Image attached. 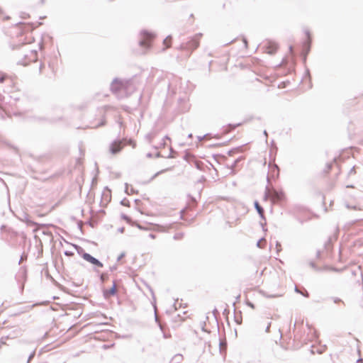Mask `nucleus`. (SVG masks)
Listing matches in <instances>:
<instances>
[{
  "instance_id": "17",
  "label": "nucleus",
  "mask_w": 363,
  "mask_h": 363,
  "mask_svg": "<svg viewBox=\"0 0 363 363\" xmlns=\"http://www.w3.org/2000/svg\"><path fill=\"white\" fill-rule=\"evenodd\" d=\"M33 60H35L36 57H37V53L35 52L33 53Z\"/></svg>"
},
{
  "instance_id": "8",
  "label": "nucleus",
  "mask_w": 363,
  "mask_h": 363,
  "mask_svg": "<svg viewBox=\"0 0 363 363\" xmlns=\"http://www.w3.org/2000/svg\"><path fill=\"white\" fill-rule=\"evenodd\" d=\"M242 123H237V124H229L227 126L224 128L223 134H227L231 130H234L237 127L240 126Z\"/></svg>"
},
{
  "instance_id": "9",
  "label": "nucleus",
  "mask_w": 363,
  "mask_h": 363,
  "mask_svg": "<svg viewBox=\"0 0 363 363\" xmlns=\"http://www.w3.org/2000/svg\"><path fill=\"white\" fill-rule=\"evenodd\" d=\"M255 207L257 209L259 215L261 218H264V209L262 208V206L259 205L258 201L255 202Z\"/></svg>"
},
{
  "instance_id": "2",
  "label": "nucleus",
  "mask_w": 363,
  "mask_h": 363,
  "mask_svg": "<svg viewBox=\"0 0 363 363\" xmlns=\"http://www.w3.org/2000/svg\"><path fill=\"white\" fill-rule=\"evenodd\" d=\"M262 48L265 53L273 55L276 53L279 48V46L277 43L272 40H267L264 43Z\"/></svg>"
},
{
  "instance_id": "15",
  "label": "nucleus",
  "mask_w": 363,
  "mask_h": 363,
  "mask_svg": "<svg viewBox=\"0 0 363 363\" xmlns=\"http://www.w3.org/2000/svg\"><path fill=\"white\" fill-rule=\"evenodd\" d=\"M140 230H146L145 228L143 227L142 225H140V224H136L135 225Z\"/></svg>"
},
{
  "instance_id": "20",
  "label": "nucleus",
  "mask_w": 363,
  "mask_h": 363,
  "mask_svg": "<svg viewBox=\"0 0 363 363\" xmlns=\"http://www.w3.org/2000/svg\"><path fill=\"white\" fill-rule=\"evenodd\" d=\"M50 212V211H48V212L45 213H43V214H40V216H44L45 215H47L48 213Z\"/></svg>"
},
{
  "instance_id": "18",
  "label": "nucleus",
  "mask_w": 363,
  "mask_h": 363,
  "mask_svg": "<svg viewBox=\"0 0 363 363\" xmlns=\"http://www.w3.org/2000/svg\"><path fill=\"white\" fill-rule=\"evenodd\" d=\"M150 238H151L152 239H155L156 238L155 235L154 234H150Z\"/></svg>"
},
{
  "instance_id": "16",
  "label": "nucleus",
  "mask_w": 363,
  "mask_h": 363,
  "mask_svg": "<svg viewBox=\"0 0 363 363\" xmlns=\"http://www.w3.org/2000/svg\"><path fill=\"white\" fill-rule=\"evenodd\" d=\"M65 255L67 256H69L70 257V256H72L74 254L72 252H71L67 251V252H65Z\"/></svg>"
},
{
  "instance_id": "12",
  "label": "nucleus",
  "mask_w": 363,
  "mask_h": 363,
  "mask_svg": "<svg viewBox=\"0 0 363 363\" xmlns=\"http://www.w3.org/2000/svg\"><path fill=\"white\" fill-rule=\"evenodd\" d=\"M123 218L128 223L133 224L132 220L126 216H123Z\"/></svg>"
},
{
  "instance_id": "14",
  "label": "nucleus",
  "mask_w": 363,
  "mask_h": 363,
  "mask_svg": "<svg viewBox=\"0 0 363 363\" xmlns=\"http://www.w3.org/2000/svg\"><path fill=\"white\" fill-rule=\"evenodd\" d=\"M270 326H271V323H267V327H266V332L267 333H269V328H270Z\"/></svg>"
},
{
  "instance_id": "10",
  "label": "nucleus",
  "mask_w": 363,
  "mask_h": 363,
  "mask_svg": "<svg viewBox=\"0 0 363 363\" xmlns=\"http://www.w3.org/2000/svg\"><path fill=\"white\" fill-rule=\"evenodd\" d=\"M163 44L164 45V49H167L171 47L172 45V38L171 37H167L163 42Z\"/></svg>"
},
{
  "instance_id": "4",
  "label": "nucleus",
  "mask_w": 363,
  "mask_h": 363,
  "mask_svg": "<svg viewBox=\"0 0 363 363\" xmlns=\"http://www.w3.org/2000/svg\"><path fill=\"white\" fill-rule=\"evenodd\" d=\"M125 146V144L121 140L114 141L110 145V151L112 154L119 152Z\"/></svg>"
},
{
  "instance_id": "22",
  "label": "nucleus",
  "mask_w": 363,
  "mask_h": 363,
  "mask_svg": "<svg viewBox=\"0 0 363 363\" xmlns=\"http://www.w3.org/2000/svg\"><path fill=\"white\" fill-rule=\"evenodd\" d=\"M330 169H331V164H329V165H328V172H329Z\"/></svg>"
},
{
  "instance_id": "19",
  "label": "nucleus",
  "mask_w": 363,
  "mask_h": 363,
  "mask_svg": "<svg viewBox=\"0 0 363 363\" xmlns=\"http://www.w3.org/2000/svg\"><path fill=\"white\" fill-rule=\"evenodd\" d=\"M221 135H216V136H214L213 138H216V139H219L220 138Z\"/></svg>"
},
{
  "instance_id": "5",
  "label": "nucleus",
  "mask_w": 363,
  "mask_h": 363,
  "mask_svg": "<svg viewBox=\"0 0 363 363\" xmlns=\"http://www.w3.org/2000/svg\"><path fill=\"white\" fill-rule=\"evenodd\" d=\"M154 38V36L150 33H143V39L140 41L142 46L149 48L151 45V43Z\"/></svg>"
},
{
  "instance_id": "6",
  "label": "nucleus",
  "mask_w": 363,
  "mask_h": 363,
  "mask_svg": "<svg viewBox=\"0 0 363 363\" xmlns=\"http://www.w3.org/2000/svg\"><path fill=\"white\" fill-rule=\"evenodd\" d=\"M116 293H117V284L115 281L113 283V285L110 289H104V295L106 298H108L111 296H115L116 294Z\"/></svg>"
},
{
  "instance_id": "21",
  "label": "nucleus",
  "mask_w": 363,
  "mask_h": 363,
  "mask_svg": "<svg viewBox=\"0 0 363 363\" xmlns=\"http://www.w3.org/2000/svg\"><path fill=\"white\" fill-rule=\"evenodd\" d=\"M313 333H314V338H316L317 337L316 332L314 330H313Z\"/></svg>"
},
{
  "instance_id": "13",
  "label": "nucleus",
  "mask_w": 363,
  "mask_h": 363,
  "mask_svg": "<svg viewBox=\"0 0 363 363\" xmlns=\"http://www.w3.org/2000/svg\"><path fill=\"white\" fill-rule=\"evenodd\" d=\"M334 302L335 303H343L344 304V302L340 299V298H334Z\"/></svg>"
},
{
  "instance_id": "11",
  "label": "nucleus",
  "mask_w": 363,
  "mask_h": 363,
  "mask_svg": "<svg viewBox=\"0 0 363 363\" xmlns=\"http://www.w3.org/2000/svg\"><path fill=\"white\" fill-rule=\"evenodd\" d=\"M121 86L122 84L121 83V82L116 80L112 84V89L115 91H117Z\"/></svg>"
},
{
  "instance_id": "3",
  "label": "nucleus",
  "mask_w": 363,
  "mask_h": 363,
  "mask_svg": "<svg viewBox=\"0 0 363 363\" xmlns=\"http://www.w3.org/2000/svg\"><path fill=\"white\" fill-rule=\"evenodd\" d=\"M78 252L80 255H82V257H83V259L84 260H86V262H88L94 265H96L99 267H103V264L101 262H99L98 259H96V258L92 257L91 255H89L86 252H84L82 248H80V250H79Z\"/></svg>"
},
{
  "instance_id": "1",
  "label": "nucleus",
  "mask_w": 363,
  "mask_h": 363,
  "mask_svg": "<svg viewBox=\"0 0 363 363\" xmlns=\"http://www.w3.org/2000/svg\"><path fill=\"white\" fill-rule=\"evenodd\" d=\"M269 199L273 203H281L286 201V195L282 190L274 188L267 189L265 192L264 200Z\"/></svg>"
},
{
  "instance_id": "7",
  "label": "nucleus",
  "mask_w": 363,
  "mask_h": 363,
  "mask_svg": "<svg viewBox=\"0 0 363 363\" xmlns=\"http://www.w3.org/2000/svg\"><path fill=\"white\" fill-rule=\"evenodd\" d=\"M201 36V34L195 35L191 39V40L189 41V43L188 44V47L193 50L196 49L199 45V40H200Z\"/></svg>"
}]
</instances>
